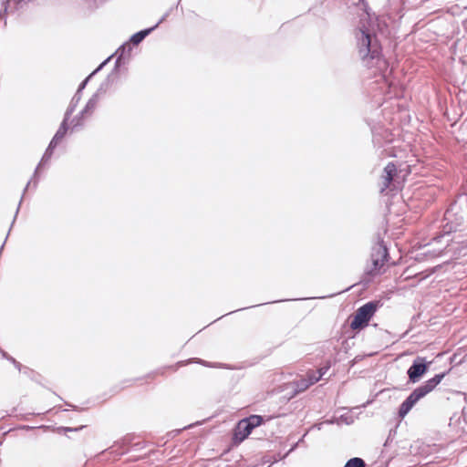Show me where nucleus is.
Listing matches in <instances>:
<instances>
[{
  "label": "nucleus",
  "mask_w": 467,
  "mask_h": 467,
  "mask_svg": "<svg viewBox=\"0 0 467 467\" xmlns=\"http://www.w3.org/2000/svg\"><path fill=\"white\" fill-rule=\"evenodd\" d=\"M357 47L360 59L368 67H377L380 72L387 68V61L380 57V47L374 35L359 28L356 33Z\"/></svg>",
  "instance_id": "obj_1"
},
{
  "label": "nucleus",
  "mask_w": 467,
  "mask_h": 467,
  "mask_svg": "<svg viewBox=\"0 0 467 467\" xmlns=\"http://www.w3.org/2000/svg\"><path fill=\"white\" fill-rule=\"evenodd\" d=\"M444 376V373L437 374L433 378L427 380L424 384L415 389L401 403L399 410L400 417L404 418L420 399L432 391L437 387V385L440 384Z\"/></svg>",
  "instance_id": "obj_2"
},
{
  "label": "nucleus",
  "mask_w": 467,
  "mask_h": 467,
  "mask_svg": "<svg viewBox=\"0 0 467 467\" xmlns=\"http://www.w3.org/2000/svg\"><path fill=\"white\" fill-rule=\"evenodd\" d=\"M379 307V302L370 301L360 306L350 323L354 330L366 327Z\"/></svg>",
  "instance_id": "obj_3"
},
{
  "label": "nucleus",
  "mask_w": 467,
  "mask_h": 467,
  "mask_svg": "<svg viewBox=\"0 0 467 467\" xmlns=\"http://www.w3.org/2000/svg\"><path fill=\"white\" fill-rule=\"evenodd\" d=\"M388 256L387 247L383 242L377 243L373 247L370 254L371 265H368L366 273L369 275H375L379 272V269L384 265Z\"/></svg>",
  "instance_id": "obj_4"
},
{
  "label": "nucleus",
  "mask_w": 467,
  "mask_h": 467,
  "mask_svg": "<svg viewBox=\"0 0 467 467\" xmlns=\"http://www.w3.org/2000/svg\"><path fill=\"white\" fill-rule=\"evenodd\" d=\"M401 182L398 174L397 167L393 162H389L383 170L380 181V192L387 189L391 191L400 187Z\"/></svg>",
  "instance_id": "obj_5"
},
{
  "label": "nucleus",
  "mask_w": 467,
  "mask_h": 467,
  "mask_svg": "<svg viewBox=\"0 0 467 467\" xmlns=\"http://www.w3.org/2000/svg\"><path fill=\"white\" fill-rule=\"evenodd\" d=\"M429 363L424 358L417 357L412 365L409 368L407 374L412 383H416L427 372Z\"/></svg>",
  "instance_id": "obj_6"
},
{
  "label": "nucleus",
  "mask_w": 467,
  "mask_h": 467,
  "mask_svg": "<svg viewBox=\"0 0 467 467\" xmlns=\"http://www.w3.org/2000/svg\"><path fill=\"white\" fill-rule=\"evenodd\" d=\"M253 429L246 423L244 420H241L234 431V439L243 441L252 432Z\"/></svg>",
  "instance_id": "obj_7"
},
{
  "label": "nucleus",
  "mask_w": 467,
  "mask_h": 467,
  "mask_svg": "<svg viewBox=\"0 0 467 467\" xmlns=\"http://www.w3.org/2000/svg\"><path fill=\"white\" fill-rule=\"evenodd\" d=\"M67 119H66V117H65L59 129L57 130V133L55 134V136L53 137L52 140L49 143L50 149H55L57 147V145L58 144V142L64 138V136L67 132Z\"/></svg>",
  "instance_id": "obj_8"
},
{
  "label": "nucleus",
  "mask_w": 467,
  "mask_h": 467,
  "mask_svg": "<svg viewBox=\"0 0 467 467\" xmlns=\"http://www.w3.org/2000/svg\"><path fill=\"white\" fill-rule=\"evenodd\" d=\"M164 20V17H162L159 23L157 25H155L154 26L149 28V29H145V30H141L136 34H134L131 38H130V42L134 45H138L140 44L152 30H154L160 23H161L162 21Z\"/></svg>",
  "instance_id": "obj_9"
},
{
  "label": "nucleus",
  "mask_w": 467,
  "mask_h": 467,
  "mask_svg": "<svg viewBox=\"0 0 467 467\" xmlns=\"http://www.w3.org/2000/svg\"><path fill=\"white\" fill-rule=\"evenodd\" d=\"M80 99H81L80 95L76 93L75 96L73 97L66 113H65L66 119H68L69 117L71 116V114L74 112Z\"/></svg>",
  "instance_id": "obj_10"
},
{
  "label": "nucleus",
  "mask_w": 467,
  "mask_h": 467,
  "mask_svg": "<svg viewBox=\"0 0 467 467\" xmlns=\"http://www.w3.org/2000/svg\"><path fill=\"white\" fill-rule=\"evenodd\" d=\"M247 424L254 430L255 427H258L263 422V418L259 415H251L250 417L244 419Z\"/></svg>",
  "instance_id": "obj_11"
},
{
  "label": "nucleus",
  "mask_w": 467,
  "mask_h": 467,
  "mask_svg": "<svg viewBox=\"0 0 467 467\" xmlns=\"http://www.w3.org/2000/svg\"><path fill=\"white\" fill-rule=\"evenodd\" d=\"M345 467H366V463L361 458L355 457L348 460Z\"/></svg>",
  "instance_id": "obj_12"
},
{
  "label": "nucleus",
  "mask_w": 467,
  "mask_h": 467,
  "mask_svg": "<svg viewBox=\"0 0 467 467\" xmlns=\"http://www.w3.org/2000/svg\"><path fill=\"white\" fill-rule=\"evenodd\" d=\"M97 102H98V95H93L92 98H90L89 100L88 101L85 109L81 112V115L83 116L85 113H88V112L93 110L94 108L96 107Z\"/></svg>",
  "instance_id": "obj_13"
},
{
  "label": "nucleus",
  "mask_w": 467,
  "mask_h": 467,
  "mask_svg": "<svg viewBox=\"0 0 467 467\" xmlns=\"http://www.w3.org/2000/svg\"><path fill=\"white\" fill-rule=\"evenodd\" d=\"M296 390L298 392H301L308 389L311 386V384L309 383V380L307 379H301L296 381Z\"/></svg>",
  "instance_id": "obj_14"
},
{
  "label": "nucleus",
  "mask_w": 467,
  "mask_h": 467,
  "mask_svg": "<svg viewBox=\"0 0 467 467\" xmlns=\"http://www.w3.org/2000/svg\"><path fill=\"white\" fill-rule=\"evenodd\" d=\"M130 47L129 44L122 45L117 51V54L119 55L117 59V64L119 63V61L124 57L126 53H130Z\"/></svg>",
  "instance_id": "obj_15"
},
{
  "label": "nucleus",
  "mask_w": 467,
  "mask_h": 467,
  "mask_svg": "<svg viewBox=\"0 0 467 467\" xmlns=\"http://www.w3.org/2000/svg\"><path fill=\"white\" fill-rule=\"evenodd\" d=\"M54 149H50L49 147L47 149L46 152L44 153L43 157H42V160L38 165V167L36 168V171H35V175L37 173V170L39 169V167L47 162L50 158H51V155H52V151H53Z\"/></svg>",
  "instance_id": "obj_16"
},
{
  "label": "nucleus",
  "mask_w": 467,
  "mask_h": 467,
  "mask_svg": "<svg viewBox=\"0 0 467 467\" xmlns=\"http://www.w3.org/2000/svg\"><path fill=\"white\" fill-rule=\"evenodd\" d=\"M306 379L309 380V383L311 385L317 383L318 380L321 379L320 376H318L317 372H314V371H312L311 373H308Z\"/></svg>",
  "instance_id": "obj_17"
},
{
  "label": "nucleus",
  "mask_w": 467,
  "mask_h": 467,
  "mask_svg": "<svg viewBox=\"0 0 467 467\" xmlns=\"http://www.w3.org/2000/svg\"><path fill=\"white\" fill-rule=\"evenodd\" d=\"M4 357L10 360L15 365V367L20 370L21 364L17 362L14 358L7 356L5 353L4 354Z\"/></svg>",
  "instance_id": "obj_18"
},
{
  "label": "nucleus",
  "mask_w": 467,
  "mask_h": 467,
  "mask_svg": "<svg viewBox=\"0 0 467 467\" xmlns=\"http://www.w3.org/2000/svg\"><path fill=\"white\" fill-rule=\"evenodd\" d=\"M90 77H91V76H88V78H86V79H85V80L80 84V86L78 87V91H77V93H78V94H79V95H80V92L82 91V89H84V88H85V87H86V85H87V83H88V79H89V78H90Z\"/></svg>",
  "instance_id": "obj_19"
},
{
  "label": "nucleus",
  "mask_w": 467,
  "mask_h": 467,
  "mask_svg": "<svg viewBox=\"0 0 467 467\" xmlns=\"http://www.w3.org/2000/svg\"><path fill=\"white\" fill-rule=\"evenodd\" d=\"M328 370V367H324V368H321L318 369L317 374L318 376H320V379H322V377L327 373V371Z\"/></svg>",
  "instance_id": "obj_20"
},
{
  "label": "nucleus",
  "mask_w": 467,
  "mask_h": 467,
  "mask_svg": "<svg viewBox=\"0 0 467 467\" xmlns=\"http://www.w3.org/2000/svg\"><path fill=\"white\" fill-rule=\"evenodd\" d=\"M7 3H8V1L3 3L4 7H3V10L0 11V17L3 16V14L6 13Z\"/></svg>",
  "instance_id": "obj_21"
},
{
  "label": "nucleus",
  "mask_w": 467,
  "mask_h": 467,
  "mask_svg": "<svg viewBox=\"0 0 467 467\" xmlns=\"http://www.w3.org/2000/svg\"><path fill=\"white\" fill-rule=\"evenodd\" d=\"M78 125H80L79 120H78V121L74 124V127H76V126H78Z\"/></svg>",
  "instance_id": "obj_22"
},
{
  "label": "nucleus",
  "mask_w": 467,
  "mask_h": 467,
  "mask_svg": "<svg viewBox=\"0 0 467 467\" xmlns=\"http://www.w3.org/2000/svg\"><path fill=\"white\" fill-rule=\"evenodd\" d=\"M465 245L467 246V242H466V244H465Z\"/></svg>",
  "instance_id": "obj_23"
}]
</instances>
